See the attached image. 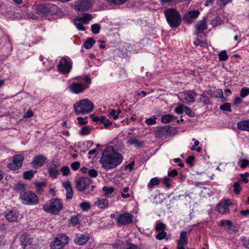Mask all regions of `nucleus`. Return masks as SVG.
<instances>
[{"mask_svg":"<svg viewBox=\"0 0 249 249\" xmlns=\"http://www.w3.org/2000/svg\"><path fill=\"white\" fill-rule=\"evenodd\" d=\"M231 205H232V203L230 199L221 201L217 205V212L222 214H226L229 212V207Z\"/></svg>","mask_w":249,"mask_h":249,"instance_id":"nucleus-13","label":"nucleus"},{"mask_svg":"<svg viewBox=\"0 0 249 249\" xmlns=\"http://www.w3.org/2000/svg\"><path fill=\"white\" fill-rule=\"evenodd\" d=\"M55 238L58 239L63 245H65L68 243V237L65 234H59L58 236Z\"/></svg>","mask_w":249,"mask_h":249,"instance_id":"nucleus-30","label":"nucleus"},{"mask_svg":"<svg viewBox=\"0 0 249 249\" xmlns=\"http://www.w3.org/2000/svg\"><path fill=\"white\" fill-rule=\"evenodd\" d=\"M122 157H101L102 167L108 170L115 168L122 161Z\"/></svg>","mask_w":249,"mask_h":249,"instance_id":"nucleus-5","label":"nucleus"},{"mask_svg":"<svg viewBox=\"0 0 249 249\" xmlns=\"http://www.w3.org/2000/svg\"><path fill=\"white\" fill-rule=\"evenodd\" d=\"M75 113L78 115L87 114L92 112L94 108V105L90 100L85 99L75 102L73 105Z\"/></svg>","mask_w":249,"mask_h":249,"instance_id":"nucleus-1","label":"nucleus"},{"mask_svg":"<svg viewBox=\"0 0 249 249\" xmlns=\"http://www.w3.org/2000/svg\"><path fill=\"white\" fill-rule=\"evenodd\" d=\"M228 56L225 50H223L219 53L218 54L219 60L221 61H224L227 60Z\"/></svg>","mask_w":249,"mask_h":249,"instance_id":"nucleus-35","label":"nucleus"},{"mask_svg":"<svg viewBox=\"0 0 249 249\" xmlns=\"http://www.w3.org/2000/svg\"><path fill=\"white\" fill-rule=\"evenodd\" d=\"M239 163H240V167L242 169L249 165V160L246 159L241 160Z\"/></svg>","mask_w":249,"mask_h":249,"instance_id":"nucleus-49","label":"nucleus"},{"mask_svg":"<svg viewBox=\"0 0 249 249\" xmlns=\"http://www.w3.org/2000/svg\"><path fill=\"white\" fill-rule=\"evenodd\" d=\"M20 242L22 246L24 247L30 245L31 243L30 236L26 234H23L20 237Z\"/></svg>","mask_w":249,"mask_h":249,"instance_id":"nucleus-24","label":"nucleus"},{"mask_svg":"<svg viewBox=\"0 0 249 249\" xmlns=\"http://www.w3.org/2000/svg\"><path fill=\"white\" fill-rule=\"evenodd\" d=\"M178 175V172L176 169H172L168 173V176L171 178H174Z\"/></svg>","mask_w":249,"mask_h":249,"instance_id":"nucleus-64","label":"nucleus"},{"mask_svg":"<svg viewBox=\"0 0 249 249\" xmlns=\"http://www.w3.org/2000/svg\"><path fill=\"white\" fill-rule=\"evenodd\" d=\"M58 71L63 74L69 73L72 67V63L69 58L62 57L57 65Z\"/></svg>","mask_w":249,"mask_h":249,"instance_id":"nucleus-9","label":"nucleus"},{"mask_svg":"<svg viewBox=\"0 0 249 249\" xmlns=\"http://www.w3.org/2000/svg\"><path fill=\"white\" fill-rule=\"evenodd\" d=\"M23 160V157H14L12 161L8 164V167L12 170H18L21 167Z\"/></svg>","mask_w":249,"mask_h":249,"instance_id":"nucleus-14","label":"nucleus"},{"mask_svg":"<svg viewBox=\"0 0 249 249\" xmlns=\"http://www.w3.org/2000/svg\"><path fill=\"white\" fill-rule=\"evenodd\" d=\"M80 163L78 161H75L71 164V167L72 170H77L80 167Z\"/></svg>","mask_w":249,"mask_h":249,"instance_id":"nucleus-59","label":"nucleus"},{"mask_svg":"<svg viewBox=\"0 0 249 249\" xmlns=\"http://www.w3.org/2000/svg\"><path fill=\"white\" fill-rule=\"evenodd\" d=\"M128 143L130 145H133L137 147H140L142 145V142L136 139H132L129 140L128 141Z\"/></svg>","mask_w":249,"mask_h":249,"instance_id":"nucleus-42","label":"nucleus"},{"mask_svg":"<svg viewBox=\"0 0 249 249\" xmlns=\"http://www.w3.org/2000/svg\"><path fill=\"white\" fill-rule=\"evenodd\" d=\"M195 160V157H188L186 161L187 164L190 166H192L194 165V161Z\"/></svg>","mask_w":249,"mask_h":249,"instance_id":"nucleus-62","label":"nucleus"},{"mask_svg":"<svg viewBox=\"0 0 249 249\" xmlns=\"http://www.w3.org/2000/svg\"><path fill=\"white\" fill-rule=\"evenodd\" d=\"M95 43V41L92 38H89L85 42L84 47L86 49H90L92 47L93 45Z\"/></svg>","mask_w":249,"mask_h":249,"instance_id":"nucleus-34","label":"nucleus"},{"mask_svg":"<svg viewBox=\"0 0 249 249\" xmlns=\"http://www.w3.org/2000/svg\"><path fill=\"white\" fill-rule=\"evenodd\" d=\"M91 31L94 34H97L99 33L101 26L98 24H94L91 25Z\"/></svg>","mask_w":249,"mask_h":249,"instance_id":"nucleus-43","label":"nucleus"},{"mask_svg":"<svg viewBox=\"0 0 249 249\" xmlns=\"http://www.w3.org/2000/svg\"><path fill=\"white\" fill-rule=\"evenodd\" d=\"M102 156H121V155L114 150L112 146L107 145L104 149Z\"/></svg>","mask_w":249,"mask_h":249,"instance_id":"nucleus-21","label":"nucleus"},{"mask_svg":"<svg viewBox=\"0 0 249 249\" xmlns=\"http://www.w3.org/2000/svg\"><path fill=\"white\" fill-rule=\"evenodd\" d=\"M222 22V20L221 18L219 17H215L211 21V24L213 27H216L219 25H220Z\"/></svg>","mask_w":249,"mask_h":249,"instance_id":"nucleus-36","label":"nucleus"},{"mask_svg":"<svg viewBox=\"0 0 249 249\" xmlns=\"http://www.w3.org/2000/svg\"><path fill=\"white\" fill-rule=\"evenodd\" d=\"M80 216L78 214L72 215L70 220V223L72 226H75L80 222Z\"/></svg>","mask_w":249,"mask_h":249,"instance_id":"nucleus-29","label":"nucleus"},{"mask_svg":"<svg viewBox=\"0 0 249 249\" xmlns=\"http://www.w3.org/2000/svg\"><path fill=\"white\" fill-rule=\"evenodd\" d=\"M166 228L165 225L163 223H159L156 225L155 230L157 231H163Z\"/></svg>","mask_w":249,"mask_h":249,"instance_id":"nucleus-53","label":"nucleus"},{"mask_svg":"<svg viewBox=\"0 0 249 249\" xmlns=\"http://www.w3.org/2000/svg\"><path fill=\"white\" fill-rule=\"evenodd\" d=\"M60 171L62 172L64 176H67L70 174V168L67 166H64L61 167Z\"/></svg>","mask_w":249,"mask_h":249,"instance_id":"nucleus-46","label":"nucleus"},{"mask_svg":"<svg viewBox=\"0 0 249 249\" xmlns=\"http://www.w3.org/2000/svg\"><path fill=\"white\" fill-rule=\"evenodd\" d=\"M200 12L198 10L188 11L183 17V19L188 24L192 23L199 16Z\"/></svg>","mask_w":249,"mask_h":249,"instance_id":"nucleus-15","label":"nucleus"},{"mask_svg":"<svg viewBox=\"0 0 249 249\" xmlns=\"http://www.w3.org/2000/svg\"><path fill=\"white\" fill-rule=\"evenodd\" d=\"M92 183V180L88 177H82L75 182V187L80 192L85 191Z\"/></svg>","mask_w":249,"mask_h":249,"instance_id":"nucleus-11","label":"nucleus"},{"mask_svg":"<svg viewBox=\"0 0 249 249\" xmlns=\"http://www.w3.org/2000/svg\"><path fill=\"white\" fill-rule=\"evenodd\" d=\"M176 117L171 114H167L162 116L161 118V122L164 124H167L175 119Z\"/></svg>","mask_w":249,"mask_h":249,"instance_id":"nucleus-28","label":"nucleus"},{"mask_svg":"<svg viewBox=\"0 0 249 249\" xmlns=\"http://www.w3.org/2000/svg\"><path fill=\"white\" fill-rule=\"evenodd\" d=\"M64 246L58 239L55 238L54 241L51 243L50 248L51 249H62Z\"/></svg>","mask_w":249,"mask_h":249,"instance_id":"nucleus-27","label":"nucleus"},{"mask_svg":"<svg viewBox=\"0 0 249 249\" xmlns=\"http://www.w3.org/2000/svg\"><path fill=\"white\" fill-rule=\"evenodd\" d=\"M102 190L105 193V196H107L108 194H111L114 191V189L113 187L108 188L107 186L103 187Z\"/></svg>","mask_w":249,"mask_h":249,"instance_id":"nucleus-47","label":"nucleus"},{"mask_svg":"<svg viewBox=\"0 0 249 249\" xmlns=\"http://www.w3.org/2000/svg\"><path fill=\"white\" fill-rule=\"evenodd\" d=\"M108 204L109 201L106 198H98L97 201L95 202L96 205L101 209L107 208L108 206Z\"/></svg>","mask_w":249,"mask_h":249,"instance_id":"nucleus-25","label":"nucleus"},{"mask_svg":"<svg viewBox=\"0 0 249 249\" xmlns=\"http://www.w3.org/2000/svg\"><path fill=\"white\" fill-rule=\"evenodd\" d=\"M241 98H245L249 95V88L244 87L241 89L240 92Z\"/></svg>","mask_w":249,"mask_h":249,"instance_id":"nucleus-39","label":"nucleus"},{"mask_svg":"<svg viewBox=\"0 0 249 249\" xmlns=\"http://www.w3.org/2000/svg\"><path fill=\"white\" fill-rule=\"evenodd\" d=\"M233 192L236 195H239L240 193V192L242 190L241 187L240 186L239 182H235L233 184Z\"/></svg>","mask_w":249,"mask_h":249,"instance_id":"nucleus-38","label":"nucleus"},{"mask_svg":"<svg viewBox=\"0 0 249 249\" xmlns=\"http://www.w3.org/2000/svg\"><path fill=\"white\" fill-rule=\"evenodd\" d=\"M184 111L185 113L190 117H194L195 116V113L190 109L188 107L185 106Z\"/></svg>","mask_w":249,"mask_h":249,"instance_id":"nucleus-58","label":"nucleus"},{"mask_svg":"<svg viewBox=\"0 0 249 249\" xmlns=\"http://www.w3.org/2000/svg\"><path fill=\"white\" fill-rule=\"evenodd\" d=\"M89 237L88 235L80 234L74 239V242L78 245L85 244L89 239Z\"/></svg>","mask_w":249,"mask_h":249,"instance_id":"nucleus-20","label":"nucleus"},{"mask_svg":"<svg viewBox=\"0 0 249 249\" xmlns=\"http://www.w3.org/2000/svg\"><path fill=\"white\" fill-rule=\"evenodd\" d=\"M166 232L164 231H162L159 232L156 236V239L158 240H162L164 239L166 236Z\"/></svg>","mask_w":249,"mask_h":249,"instance_id":"nucleus-57","label":"nucleus"},{"mask_svg":"<svg viewBox=\"0 0 249 249\" xmlns=\"http://www.w3.org/2000/svg\"><path fill=\"white\" fill-rule=\"evenodd\" d=\"M63 208V204L58 198H52L46 202L43 207L44 211L53 214H58Z\"/></svg>","mask_w":249,"mask_h":249,"instance_id":"nucleus-3","label":"nucleus"},{"mask_svg":"<svg viewBox=\"0 0 249 249\" xmlns=\"http://www.w3.org/2000/svg\"><path fill=\"white\" fill-rule=\"evenodd\" d=\"M185 106L183 104H179L175 109V112L178 114H181L185 109Z\"/></svg>","mask_w":249,"mask_h":249,"instance_id":"nucleus-37","label":"nucleus"},{"mask_svg":"<svg viewBox=\"0 0 249 249\" xmlns=\"http://www.w3.org/2000/svg\"><path fill=\"white\" fill-rule=\"evenodd\" d=\"M167 132L166 128H161L156 132V137L160 138H163V134H165Z\"/></svg>","mask_w":249,"mask_h":249,"instance_id":"nucleus-41","label":"nucleus"},{"mask_svg":"<svg viewBox=\"0 0 249 249\" xmlns=\"http://www.w3.org/2000/svg\"><path fill=\"white\" fill-rule=\"evenodd\" d=\"M35 184L37 192L40 193H41L42 191V188L45 187L46 185L45 183L42 182H36Z\"/></svg>","mask_w":249,"mask_h":249,"instance_id":"nucleus-45","label":"nucleus"},{"mask_svg":"<svg viewBox=\"0 0 249 249\" xmlns=\"http://www.w3.org/2000/svg\"><path fill=\"white\" fill-rule=\"evenodd\" d=\"M91 7L89 0H77L74 2V9L80 11H85Z\"/></svg>","mask_w":249,"mask_h":249,"instance_id":"nucleus-12","label":"nucleus"},{"mask_svg":"<svg viewBox=\"0 0 249 249\" xmlns=\"http://www.w3.org/2000/svg\"><path fill=\"white\" fill-rule=\"evenodd\" d=\"M194 44L196 46H199L201 47H207L208 46L207 42L205 41L200 40L198 38H196V40L194 42Z\"/></svg>","mask_w":249,"mask_h":249,"instance_id":"nucleus-33","label":"nucleus"},{"mask_svg":"<svg viewBox=\"0 0 249 249\" xmlns=\"http://www.w3.org/2000/svg\"><path fill=\"white\" fill-rule=\"evenodd\" d=\"M91 82V79L86 76L82 81L72 82L69 87L70 91L74 94L82 93L89 88Z\"/></svg>","mask_w":249,"mask_h":249,"instance_id":"nucleus-4","label":"nucleus"},{"mask_svg":"<svg viewBox=\"0 0 249 249\" xmlns=\"http://www.w3.org/2000/svg\"><path fill=\"white\" fill-rule=\"evenodd\" d=\"M187 232L183 231L180 232L179 239L177 241L178 246H184L187 244Z\"/></svg>","mask_w":249,"mask_h":249,"instance_id":"nucleus-22","label":"nucleus"},{"mask_svg":"<svg viewBox=\"0 0 249 249\" xmlns=\"http://www.w3.org/2000/svg\"><path fill=\"white\" fill-rule=\"evenodd\" d=\"M5 217L10 222H14L17 220L18 213L16 210H9L5 213Z\"/></svg>","mask_w":249,"mask_h":249,"instance_id":"nucleus-18","label":"nucleus"},{"mask_svg":"<svg viewBox=\"0 0 249 249\" xmlns=\"http://www.w3.org/2000/svg\"><path fill=\"white\" fill-rule=\"evenodd\" d=\"M36 173V171L33 170L25 171L23 173V178L25 179H30L34 177Z\"/></svg>","mask_w":249,"mask_h":249,"instance_id":"nucleus-31","label":"nucleus"},{"mask_svg":"<svg viewBox=\"0 0 249 249\" xmlns=\"http://www.w3.org/2000/svg\"><path fill=\"white\" fill-rule=\"evenodd\" d=\"M133 218V215L128 213L119 214L116 217V222L119 226L129 225L132 223Z\"/></svg>","mask_w":249,"mask_h":249,"instance_id":"nucleus-10","label":"nucleus"},{"mask_svg":"<svg viewBox=\"0 0 249 249\" xmlns=\"http://www.w3.org/2000/svg\"><path fill=\"white\" fill-rule=\"evenodd\" d=\"M237 126L240 130L249 131V120L240 121Z\"/></svg>","mask_w":249,"mask_h":249,"instance_id":"nucleus-23","label":"nucleus"},{"mask_svg":"<svg viewBox=\"0 0 249 249\" xmlns=\"http://www.w3.org/2000/svg\"><path fill=\"white\" fill-rule=\"evenodd\" d=\"M160 184V180L157 178H151L148 183V187L149 188H153L155 185H158Z\"/></svg>","mask_w":249,"mask_h":249,"instance_id":"nucleus-32","label":"nucleus"},{"mask_svg":"<svg viewBox=\"0 0 249 249\" xmlns=\"http://www.w3.org/2000/svg\"><path fill=\"white\" fill-rule=\"evenodd\" d=\"M157 118L153 116L145 120V123L148 125H153L156 123Z\"/></svg>","mask_w":249,"mask_h":249,"instance_id":"nucleus-50","label":"nucleus"},{"mask_svg":"<svg viewBox=\"0 0 249 249\" xmlns=\"http://www.w3.org/2000/svg\"><path fill=\"white\" fill-rule=\"evenodd\" d=\"M21 201L25 205H36L39 202L38 196L31 191H27L19 196Z\"/></svg>","mask_w":249,"mask_h":249,"instance_id":"nucleus-6","label":"nucleus"},{"mask_svg":"<svg viewBox=\"0 0 249 249\" xmlns=\"http://www.w3.org/2000/svg\"><path fill=\"white\" fill-rule=\"evenodd\" d=\"M92 19L91 15L85 13L82 17H78L73 21L74 24L76 28L81 31H85L86 29L84 24H87Z\"/></svg>","mask_w":249,"mask_h":249,"instance_id":"nucleus-8","label":"nucleus"},{"mask_svg":"<svg viewBox=\"0 0 249 249\" xmlns=\"http://www.w3.org/2000/svg\"><path fill=\"white\" fill-rule=\"evenodd\" d=\"M196 93L193 90L185 91L178 94L179 99L182 102L191 105L195 101Z\"/></svg>","mask_w":249,"mask_h":249,"instance_id":"nucleus-7","label":"nucleus"},{"mask_svg":"<svg viewBox=\"0 0 249 249\" xmlns=\"http://www.w3.org/2000/svg\"><path fill=\"white\" fill-rule=\"evenodd\" d=\"M88 117L83 118L82 117H78L77 118V120L78 121V124L80 125L86 124L87 122Z\"/></svg>","mask_w":249,"mask_h":249,"instance_id":"nucleus-52","label":"nucleus"},{"mask_svg":"<svg viewBox=\"0 0 249 249\" xmlns=\"http://www.w3.org/2000/svg\"><path fill=\"white\" fill-rule=\"evenodd\" d=\"M166 21L172 27H178L181 22V16L178 11L174 8L166 9L164 11Z\"/></svg>","mask_w":249,"mask_h":249,"instance_id":"nucleus-2","label":"nucleus"},{"mask_svg":"<svg viewBox=\"0 0 249 249\" xmlns=\"http://www.w3.org/2000/svg\"><path fill=\"white\" fill-rule=\"evenodd\" d=\"M88 174L91 178H96L98 175V172L96 170L92 169L88 171Z\"/></svg>","mask_w":249,"mask_h":249,"instance_id":"nucleus-55","label":"nucleus"},{"mask_svg":"<svg viewBox=\"0 0 249 249\" xmlns=\"http://www.w3.org/2000/svg\"><path fill=\"white\" fill-rule=\"evenodd\" d=\"M240 176L241 178H242V181L245 183H248V179L247 178L248 177H249V173L248 172H246L245 174H242L240 175Z\"/></svg>","mask_w":249,"mask_h":249,"instance_id":"nucleus-63","label":"nucleus"},{"mask_svg":"<svg viewBox=\"0 0 249 249\" xmlns=\"http://www.w3.org/2000/svg\"><path fill=\"white\" fill-rule=\"evenodd\" d=\"M14 190L18 193L21 195V194H23L25 193V184L19 182L17 184L15 185L14 187Z\"/></svg>","mask_w":249,"mask_h":249,"instance_id":"nucleus-26","label":"nucleus"},{"mask_svg":"<svg viewBox=\"0 0 249 249\" xmlns=\"http://www.w3.org/2000/svg\"><path fill=\"white\" fill-rule=\"evenodd\" d=\"M207 20L206 18H204L202 20L199 21L196 24V35L203 33L207 29Z\"/></svg>","mask_w":249,"mask_h":249,"instance_id":"nucleus-17","label":"nucleus"},{"mask_svg":"<svg viewBox=\"0 0 249 249\" xmlns=\"http://www.w3.org/2000/svg\"><path fill=\"white\" fill-rule=\"evenodd\" d=\"M231 221L230 220H222L220 221V225L221 226H228L231 227Z\"/></svg>","mask_w":249,"mask_h":249,"instance_id":"nucleus-56","label":"nucleus"},{"mask_svg":"<svg viewBox=\"0 0 249 249\" xmlns=\"http://www.w3.org/2000/svg\"><path fill=\"white\" fill-rule=\"evenodd\" d=\"M199 102H202L204 104H208L210 103V102L209 99H208L207 97H206V96H204L203 94H201L200 95V98L199 99Z\"/></svg>","mask_w":249,"mask_h":249,"instance_id":"nucleus-54","label":"nucleus"},{"mask_svg":"<svg viewBox=\"0 0 249 249\" xmlns=\"http://www.w3.org/2000/svg\"><path fill=\"white\" fill-rule=\"evenodd\" d=\"M90 131L91 129L89 126H85L81 129L80 134L83 136L87 135L90 133Z\"/></svg>","mask_w":249,"mask_h":249,"instance_id":"nucleus-40","label":"nucleus"},{"mask_svg":"<svg viewBox=\"0 0 249 249\" xmlns=\"http://www.w3.org/2000/svg\"><path fill=\"white\" fill-rule=\"evenodd\" d=\"M170 182L171 179L168 177H166L163 178V182L165 186L168 188H169L171 187Z\"/></svg>","mask_w":249,"mask_h":249,"instance_id":"nucleus-61","label":"nucleus"},{"mask_svg":"<svg viewBox=\"0 0 249 249\" xmlns=\"http://www.w3.org/2000/svg\"><path fill=\"white\" fill-rule=\"evenodd\" d=\"M46 161V158L45 157H35L32 164L34 168H38L43 166Z\"/></svg>","mask_w":249,"mask_h":249,"instance_id":"nucleus-19","label":"nucleus"},{"mask_svg":"<svg viewBox=\"0 0 249 249\" xmlns=\"http://www.w3.org/2000/svg\"><path fill=\"white\" fill-rule=\"evenodd\" d=\"M79 206L83 211H87L89 210L90 207L89 203L87 202H83L79 204Z\"/></svg>","mask_w":249,"mask_h":249,"instance_id":"nucleus-51","label":"nucleus"},{"mask_svg":"<svg viewBox=\"0 0 249 249\" xmlns=\"http://www.w3.org/2000/svg\"><path fill=\"white\" fill-rule=\"evenodd\" d=\"M62 186L66 191V198L67 199H71L73 197V192L70 181L66 180L63 182Z\"/></svg>","mask_w":249,"mask_h":249,"instance_id":"nucleus-16","label":"nucleus"},{"mask_svg":"<svg viewBox=\"0 0 249 249\" xmlns=\"http://www.w3.org/2000/svg\"><path fill=\"white\" fill-rule=\"evenodd\" d=\"M123 249H137V246L134 244L129 243H127Z\"/></svg>","mask_w":249,"mask_h":249,"instance_id":"nucleus-60","label":"nucleus"},{"mask_svg":"<svg viewBox=\"0 0 249 249\" xmlns=\"http://www.w3.org/2000/svg\"><path fill=\"white\" fill-rule=\"evenodd\" d=\"M232 0H219L217 2V4L221 8L224 7L227 4L231 2Z\"/></svg>","mask_w":249,"mask_h":249,"instance_id":"nucleus-44","label":"nucleus"},{"mask_svg":"<svg viewBox=\"0 0 249 249\" xmlns=\"http://www.w3.org/2000/svg\"><path fill=\"white\" fill-rule=\"evenodd\" d=\"M231 104L230 103H225L223 105H221L220 107V108L222 110H224V111H229V112H231Z\"/></svg>","mask_w":249,"mask_h":249,"instance_id":"nucleus-48","label":"nucleus"}]
</instances>
